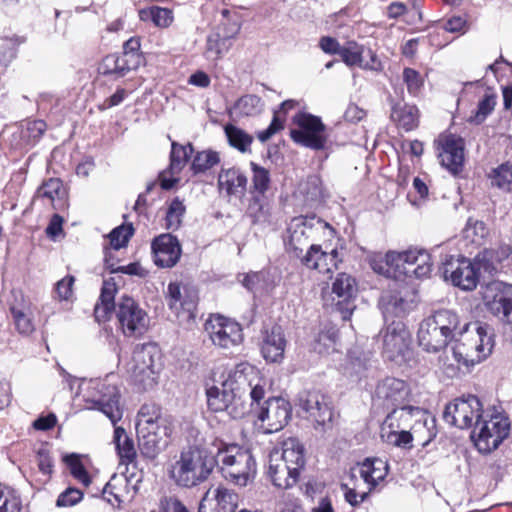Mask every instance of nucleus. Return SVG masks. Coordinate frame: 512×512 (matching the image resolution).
I'll return each mask as SVG.
<instances>
[{"label": "nucleus", "instance_id": "20", "mask_svg": "<svg viewBox=\"0 0 512 512\" xmlns=\"http://www.w3.org/2000/svg\"><path fill=\"white\" fill-rule=\"evenodd\" d=\"M389 259L395 262V272L404 275H415L417 278L428 277L432 271L431 257L422 249L407 251H389Z\"/></svg>", "mask_w": 512, "mask_h": 512}, {"label": "nucleus", "instance_id": "48", "mask_svg": "<svg viewBox=\"0 0 512 512\" xmlns=\"http://www.w3.org/2000/svg\"><path fill=\"white\" fill-rule=\"evenodd\" d=\"M252 186L250 193L264 194L270 187V172L266 168L251 162Z\"/></svg>", "mask_w": 512, "mask_h": 512}, {"label": "nucleus", "instance_id": "9", "mask_svg": "<svg viewBox=\"0 0 512 512\" xmlns=\"http://www.w3.org/2000/svg\"><path fill=\"white\" fill-rule=\"evenodd\" d=\"M83 397L87 409L102 412L112 424L115 425L122 419L120 391L115 384L107 380H90L86 384Z\"/></svg>", "mask_w": 512, "mask_h": 512}, {"label": "nucleus", "instance_id": "11", "mask_svg": "<svg viewBox=\"0 0 512 512\" xmlns=\"http://www.w3.org/2000/svg\"><path fill=\"white\" fill-rule=\"evenodd\" d=\"M161 353L155 344L137 346L127 363V372L135 383L144 389L154 386L161 370Z\"/></svg>", "mask_w": 512, "mask_h": 512}, {"label": "nucleus", "instance_id": "14", "mask_svg": "<svg viewBox=\"0 0 512 512\" xmlns=\"http://www.w3.org/2000/svg\"><path fill=\"white\" fill-rule=\"evenodd\" d=\"M204 331L212 345L222 350L238 347L244 338L238 322L219 314L210 315L204 324Z\"/></svg>", "mask_w": 512, "mask_h": 512}, {"label": "nucleus", "instance_id": "24", "mask_svg": "<svg viewBox=\"0 0 512 512\" xmlns=\"http://www.w3.org/2000/svg\"><path fill=\"white\" fill-rule=\"evenodd\" d=\"M154 263L160 268H171L177 264L182 249L178 239L171 234H161L151 244Z\"/></svg>", "mask_w": 512, "mask_h": 512}, {"label": "nucleus", "instance_id": "62", "mask_svg": "<svg viewBox=\"0 0 512 512\" xmlns=\"http://www.w3.org/2000/svg\"><path fill=\"white\" fill-rule=\"evenodd\" d=\"M168 305L170 309L179 313V305L184 295V287H181L177 283H170L167 290Z\"/></svg>", "mask_w": 512, "mask_h": 512}, {"label": "nucleus", "instance_id": "36", "mask_svg": "<svg viewBox=\"0 0 512 512\" xmlns=\"http://www.w3.org/2000/svg\"><path fill=\"white\" fill-rule=\"evenodd\" d=\"M380 436L385 443L403 449H410L414 438L410 430L401 427L389 415L381 425Z\"/></svg>", "mask_w": 512, "mask_h": 512}, {"label": "nucleus", "instance_id": "7", "mask_svg": "<svg viewBox=\"0 0 512 512\" xmlns=\"http://www.w3.org/2000/svg\"><path fill=\"white\" fill-rule=\"evenodd\" d=\"M511 432L509 417L496 409L486 410L471 433V440L476 449L482 454H489L496 450Z\"/></svg>", "mask_w": 512, "mask_h": 512}, {"label": "nucleus", "instance_id": "5", "mask_svg": "<svg viewBox=\"0 0 512 512\" xmlns=\"http://www.w3.org/2000/svg\"><path fill=\"white\" fill-rule=\"evenodd\" d=\"M458 325L459 318L454 312L438 310L420 323L418 343L427 352H439L454 338Z\"/></svg>", "mask_w": 512, "mask_h": 512}, {"label": "nucleus", "instance_id": "61", "mask_svg": "<svg viewBox=\"0 0 512 512\" xmlns=\"http://www.w3.org/2000/svg\"><path fill=\"white\" fill-rule=\"evenodd\" d=\"M197 300V293L192 289L184 287V295L179 305V311L183 310L184 312H186L188 318L194 317V312L197 306Z\"/></svg>", "mask_w": 512, "mask_h": 512}, {"label": "nucleus", "instance_id": "21", "mask_svg": "<svg viewBox=\"0 0 512 512\" xmlns=\"http://www.w3.org/2000/svg\"><path fill=\"white\" fill-rule=\"evenodd\" d=\"M383 354L391 361H399L409 353L411 333L401 320L389 323L382 332Z\"/></svg>", "mask_w": 512, "mask_h": 512}, {"label": "nucleus", "instance_id": "29", "mask_svg": "<svg viewBox=\"0 0 512 512\" xmlns=\"http://www.w3.org/2000/svg\"><path fill=\"white\" fill-rule=\"evenodd\" d=\"M217 183L219 193L231 202L234 199L241 200L245 195L247 177L239 168H223L218 174Z\"/></svg>", "mask_w": 512, "mask_h": 512}, {"label": "nucleus", "instance_id": "28", "mask_svg": "<svg viewBox=\"0 0 512 512\" xmlns=\"http://www.w3.org/2000/svg\"><path fill=\"white\" fill-rule=\"evenodd\" d=\"M438 145L441 164L449 171L457 173L464 162L463 139L453 134L442 135L438 139Z\"/></svg>", "mask_w": 512, "mask_h": 512}, {"label": "nucleus", "instance_id": "43", "mask_svg": "<svg viewBox=\"0 0 512 512\" xmlns=\"http://www.w3.org/2000/svg\"><path fill=\"white\" fill-rule=\"evenodd\" d=\"M381 302L383 304V313L386 320H388L390 315L402 317L412 308V302L404 299L400 293L384 295L381 298Z\"/></svg>", "mask_w": 512, "mask_h": 512}, {"label": "nucleus", "instance_id": "64", "mask_svg": "<svg viewBox=\"0 0 512 512\" xmlns=\"http://www.w3.org/2000/svg\"><path fill=\"white\" fill-rule=\"evenodd\" d=\"M22 501L20 495L13 490L8 493L3 503L0 505V512H21Z\"/></svg>", "mask_w": 512, "mask_h": 512}, {"label": "nucleus", "instance_id": "41", "mask_svg": "<svg viewBox=\"0 0 512 512\" xmlns=\"http://www.w3.org/2000/svg\"><path fill=\"white\" fill-rule=\"evenodd\" d=\"M130 57L133 55H129L128 52H124L123 55H108L101 62L99 70L102 74H115L122 77L131 69Z\"/></svg>", "mask_w": 512, "mask_h": 512}, {"label": "nucleus", "instance_id": "55", "mask_svg": "<svg viewBox=\"0 0 512 512\" xmlns=\"http://www.w3.org/2000/svg\"><path fill=\"white\" fill-rule=\"evenodd\" d=\"M185 212V206L181 200L175 198L166 213V228L176 230L181 223V218Z\"/></svg>", "mask_w": 512, "mask_h": 512}, {"label": "nucleus", "instance_id": "6", "mask_svg": "<svg viewBox=\"0 0 512 512\" xmlns=\"http://www.w3.org/2000/svg\"><path fill=\"white\" fill-rule=\"evenodd\" d=\"M214 459L224 478L235 485L246 486L256 473V463L251 452L239 445L223 444Z\"/></svg>", "mask_w": 512, "mask_h": 512}, {"label": "nucleus", "instance_id": "45", "mask_svg": "<svg viewBox=\"0 0 512 512\" xmlns=\"http://www.w3.org/2000/svg\"><path fill=\"white\" fill-rule=\"evenodd\" d=\"M296 105L294 100H286L280 106V111L274 113V117L270 125L257 133V138L261 142H266L273 135H275L278 131L283 129L284 127V119L280 117V113H286L288 110L293 109Z\"/></svg>", "mask_w": 512, "mask_h": 512}, {"label": "nucleus", "instance_id": "10", "mask_svg": "<svg viewBox=\"0 0 512 512\" xmlns=\"http://www.w3.org/2000/svg\"><path fill=\"white\" fill-rule=\"evenodd\" d=\"M332 230L330 225L316 216H299L293 218L287 227L285 246L288 253L300 257L310 242Z\"/></svg>", "mask_w": 512, "mask_h": 512}, {"label": "nucleus", "instance_id": "27", "mask_svg": "<svg viewBox=\"0 0 512 512\" xmlns=\"http://www.w3.org/2000/svg\"><path fill=\"white\" fill-rule=\"evenodd\" d=\"M286 338L281 326L273 325L261 334L260 351L266 362L280 363L284 359Z\"/></svg>", "mask_w": 512, "mask_h": 512}, {"label": "nucleus", "instance_id": "47", "mask_svg": "<svg viewBox=\"0 0 512 512\" xmlns=\"http://www.w3.org/2000/svg\"><path fill=\"white\" fill-rule=\"evenodd\" d=\"M225 134L229 144L241 152L248 151L253 142L251 135L234 125H226Z\"/></svg>", "mask_w": 512, "mask_h": 512}, {"label": "nucleus", "instance_id": "60", "mask_svg": "<svg viewBox=\"0 0 512 512\" xmlns=\"http://www.w3.org/2000/svg\"><path fill=\"white\" fill-rule=\"evenodd\" d=\"M336 333L333 329L319 333L315 349L319 353H329L335 351Z\"/></svg>", "mask_w": 512, "mask_h": 512}, {"label": "nucleus", "instance_id": "53", "mask_svg": "<svg viewBox=\"0 0 512 512\" xmlns=\"http://www.w3.org/2000/svg\"><path fill=\"white\" fill-rule=\"evenodd\" d=\"M369 263L371 268L376 273L386 277H392L396 273L395 262L390 261L389 252H387L385 255L382 253H373L369 257Z\"/></svg>", "mask_w": 512, "mask_h": 512}, {"label": "nucleus", "instance_id": "15", "mask_svg": "<svg viewBox=\"0 0 512 512\" xmlns=\"http://www.w3.org/2000/svg\"><path fill=\"white\" fill-rule=\"evenodd\" d=\"M486 411L480 399L475 395H467L450 401L444 410V420L459 429H467L475 426Z\"/></svg>", "mask_w": 512, "mask_h": 512}, {"label": "nucleus", "instance_id": "25", "mask_svg": "<svg viewBox=\"0 0 512 512\" xmlns=\"http://www.w3.org/2000/svg\"><path fill=\"white\" fill-rule=\"evenodd\" d=\"M409 394L410 389L405 381L389 377L378 383L374 400L379 405L389 408L403 404Z\"/></svg>", "mask_w": 512, "mask_h": 512}, {"label": "nucleus", "instance_id": "33", "mask_svg": "<svg viewBox=\"0 0 512 512\" xmlns=\"http://www.w3.org/2000/svg\"><path fill=\"white\" fill-rule=\"evenodd\" d=\"M240 26L234 23L230 33H222L221 29L213 30L206 40L205 57L210 61H217L222 58L232 46V40L238 34Z\"/></svg>", "mask_w": 512, "mask_h": 512}, {"label": "nucleus", "instance_id": "42", "mask_svg": "<svg viewBox=\"0 0 512 512\" xmlns=\"http://www.w3.org/2000/svg\"><path fill=\"white\" fill-rule=\"evenodd\" d=\"M491 186L504 192H512V162L507 161L495 168H492L487 174Z\"/></svg>", "mask_w": 512, "mask_h": 512}, {"label": "nucleus", "instance_id": "16", "mask_svg": "<svg viewBox=\"0 0 512 512\" xmlns=\"http://www.w3.org/2000/svg\"><path fill=\"white\" fill-rule=\"evenodd\" d=\"M294 123L297 127L290 131V136L295 143L313 150H321L325 147L326 126L319 117L299 113L294 117Z\"/></svg>", "mask_w": 512, "mask_h": 512}, {"label": "nucleus", "instance_id": "2", "mask_svg": "<svg viewBox=\"0 0 512 512\" xmlns=\"http://www.w3.org/2000/svg\"><path fill=\"white\" fill-rule=\"evenodd\" d=\"M116 284L113 280H105L99 301L95 305L94 315L98 322L106 321L115 310L118 327L126 337H140L149 327V317L145 310L132 298L124 296L114 303Z\"/></svg>", "mask_w": 512, "mask_h": 512}, {"label": "nucleus", "instance_id": "50", "mask_svg": "<svg viewBox=\"0 0 512 512\" xmlns=\"http://www.w3.org/2000/svg\"><path fill=\"white\" fill-rule=\"evenodd\" d=\"M365 48L363 45L355 41H348L340 51L342 61L349 67L358 66L362 67L363 53Z\"/></svg>", "mask_w": 512, "mask_h": 512}, {"label": "nucleus", "instance_id": "31", "mask_svg": "<svg viewBox=\"0 0 512 512\" xmlns=\"http://www.w3.org/2000/svg\"><path fill=\"white\" fill-rule=\"evenodd\" d=\"M389 472L386 460L381 458H367L351 470V479L359 476L372 491L380 482L384 481Z\"/></svg>", "mask_w": 512, "mask_h": 512}, {"label": "nucleus", "instance_id": "54", "mask_svg": "<svg viewBox=\"0 0 512 512\" xmlns=\"http://www.w3.org/2000/svg\"><path fill=\"white\" fill-rule=\"evenodd\" d=\"M64 194L62 182L57 178H50L37 190V197L46 198L51 204Z\"/></svg>", "mask_w": 512, "mask_h": 512}, {"label": "nucleus", "instance_id": "51", "mask_svg": "<svg viewBox=\"0 0 512 512\" xmlns=\"http://www.w3.org/2000/svg\"><path fill=\"white\" fill-rule=\"evenodd\" d=\"M251 199L247 206V214L254 222L266 220L268 216V205L264 194L250 193Z\"/></svg>", "mask_w": 512, "mask_h": 512}, {"label": "nucleus", "instance_id": "17", "mask_svg": "<svg viewBox=\"0 0 512 512\" xmlns=\"http://www.w3.org/2000/svg\"><path fill=\"white\" fill-rule=\"evenodd\" d=\"M126 471L114 474L103 488L104 498L113 506L121 508L130 503L138 492L141 476L134 472L135 465Z\"/></svg>", "mask_w": 512, "mask_h": 512}, {"label": "nucleus", "instance_id": "8", "mask_svg": "<svg viewBox=\"0 0 512 512\" xmlns=\"http://www.w3.org/2000/svg\"><path fill=\"white\" fill-rule=\"evenodd\" d=\"M494 342L490 328L479 323L465 326V335L452 348L454 359L466 366L475 365L486 359L492 352Z\"/></svg>", "mask_w": 512, "mask_h": 512}, {"label": "nucleus", "instance_id": "56", "mask_svg": "<svg viewBox=\"0 0 512 512\" xmlns=\"http://www.w3.org/2000/svg\"><path fill=\"white\" fill-rule=\"evenodd\" d=\"M192 151L193 148L190 144L188 146H182L173 142L171 150V170L180 171L187 162L188 156Z\"/></svg>", "mask_w": 512, "mask_h": 512}, {"label": "nucleus", "instance_id": "40", "mask_svg": "<svg viewBox=\"0 0 512 512\" xmlns=\"http://www.w3.org/2000/svg\"><path fill=\"white\" fill-rule=\"evenodd\" d=\"M263 106L264 104L260 97L256 95H244L229 108V114L237 118L254 116L262 111Z\"/></svg>", "mask_w": 512, "mask_h": 512}, {"label": "nucleus", "instance_id": "32", "mask_svg": "<svg viewBox=\"0 0 512 512\" xmlns=\"http://www.w3.org/2000/svg\"><path fill=\"white\" fill-rule=\"evenodd\" d=\"M301 263L309 269H315L319 272H331L338 267L341 261L338 257V251L333 249L330 253L322 250L320 245L311 244L305 254L299 257Z\"/></svg>", "mask_w": 512, "mask_h": 512}, {"label": "nucleus", "instance_id": "18", "mask_svg": "<svg viewBox=\"0 0 512 512\" xmlns=\"http://www.w3.org/2000/svg\"><path fill=\"white\" fill-rule=\"evenodd\" d=\"M485 307L500 321L506 323L512 331V285L493 281L482 291Z\"/></svg>", "mask_w": 512, "mask_h": 512}, {"label": "nucleus", "instance_id": "12", "mask_svg": "<svg viewBox=\"0 0 512 512\" xmlns=\"http://www.w3.org/2000/svg\"><path fill=\"white\" fill-rule=\"evenodd\" d=\"M388 415L401 427L410 430L413 437L421 439L423 446L428 445L436 437L435 419L418 407L394 408Z\"/></svg>", "mask_w": 512, "mask_h": 512}, {"label": "nucleus", "instance_id": "35", "mask_svg": "<svg viewBox=\"0 0 512 512\" xmlns=\"http://www.w3.org/2000/svg\"><path fill=\"white\" fill-rule=\"evenodd\" d=\"M267 473L274 486L280 489H288L294 486L300 475L296 468L291 467L284 461H276L275 457L271 455H269Z\"/></svg>", "mask_w": 512, "mask_h": 512}, {"label": "nucleus", "instance_id": "38", "mask_svg": "<svg viewBox=\"0 0 512 512\" xmlns=\"http://www.w3.org/2000/svg\"><path fill=\"white\" fill-rule=\"evenodd\" d=\"M391 119L399 128L409 132L419 124V110L414 105L397 104L392 109Z\"/></svg>", "mask_w": 512, "mask_h": 512}, {"label": "nucleus", "instance_id": "52", "mask_svg": "<svg viewBox=\"0 0 512 512\" xmlns=\"http://www.w3.org/2000/svg\"><path fill=\"white\" fill-rule=\"evenodd\" d=\"M220 162L219 154L212 150L198 152L192 162L194 173L205 172Z\"/></svg>", "mask_w": 512, "mask_h": 512}, {"label": "nucleus", "instance_id": "13", "mask_svg": "<svg viewBox=\"0 0 512 512\" xmlns=\"http://www.w3.org/2000/svg\"><path fill=\"white\" fill-rule=\"evenodd\" d=\"M253 411L260 427L265 433H275L282 430L290 421L292 406L283 397H270L259 404H254Z\"/></svg>", "mask_w": 512, "mask_h": 512}, {"label": "nucleus", "instance_id": "30", "mask_svg": "<svg viewBox=\"0 0 512 512\" xmlns=\"http://www.w3.org/2000/svg\"><path fill=\"white\" fill-rule=\"evenodd\" d=\"M269 455L275 457L276 461L286 462L298 472H301L305 465V448L296 437L282 439L273 447Z\"/></svg>", "mask_w": 512, "mask_h": 512}, {"label": "nucleus", "instance_id": "57", "mask_svg": "<svg viewBox=\"0 0 512 512\" xmlns=\"http://www.w3.org/2000/svg\"><path fill=\"white\" fill-rule=\"evenodd\" d=\"M133 234L131 226H118L113 229L109 234V243L112 249L119 250L127 245L129 238Z\"/></svg>", "mask_w": 512, "mask_h": 512}, {"label": "nucleus", "instance_id": "26", "mask_svg": "<svg viewBox=\"0 0 512 512\" xmlns=\"http://www.w3.org/2000/svg\"><path fill=\"white\" fill-rule=\"evenodd\" d=\"M9 310L15 328L20 334L30 335L35 330L31 301L20 290L12 291Z\"/></svg>", "mask_w": 512, "mask_h": 512}, {"label": "nucleus", "instance_id": "49", "mask_svg": "<svg viewBox=\"0 0 512 512\" xmlns=\"http://www.w3.org/2000/svg\"><path fill=\"white\" fill-rule=\"evenodd\" d=\"M64 461L69 468L70 474L76 481H78L85 487H88L91 484V476L89 475L88 471L86 470L84 464L82 463L78 455H66L64 457Z\"/></svg>", "mask_w": 512, "mask_h": 512}, {"label": "nucleus", "instance_id": "39", "mask_svg": "<svg viewBox=\"0 0 512 512\" xmlns=\"http://www.w3.org/2000/svg\"><path fill=\"white\" fill-rule=\"evenodd\" d=\"M113 441L122 464L134 465L136 449L133 440L127 435L122 427H115Z\"/></svg>", "mask_w": 512, "mask_h": 512}, {"label": "nucleus", "instance_id": "46", "mask_svg": "<svg viewBox=\"0 0 512 512\" xmlns=\"http://www.w3.org/2000/svg\"><path fill=\"white\" fill-rule=\"evenodd\" d=\"M488 233L485 224L477 219L469 218L463 229L464 239L472 245L480 246Z\"/></svg>", "mask_w": 512, "mask_h": 512}, {"label": "nucleus", "instance_id": "1", "mask_svg": "<svg viewBox=\"0 0 512 512\" xmlns=\"http://www.w3.org/2000/svg\"><path fill=\"white\" fill-rule=\"evenodd\" d=\"M220 385L206 391L209 409L226 411L231 418L241 419L263 400L268 381L258 368L241 362L222 374Z\"/></svg>", "mask_w": 512, "mask_h": 512}, {"label": "nucleus", "instance_id": "63", "mask_svg": "<svg viewBox=\"0 0 512 512\" xmlns=\"http://www.w3.org/2000/svg\"><path fill=\"white\" fill-rule=\"evenodd\" d=\"M403 79L407 85V89L411 94H417L422 86V80L419 73L411 68H405L403 71Z\"/></svg>", "mask_w": 512, "mask_h": 512}, {"label": "nucleus", "instance_id": "59", "mask_svg": "<svg viewBox=\"0 0 512 512\" xmlns=\"http://www.w3.org/2000/svg\"><path fill=\"white\" fill-rule=\"evenodd\" d=\"M108 250L105 251V263L107 267L110 269V272H122L129 275H137L140 277H145L147 272L139 263H131L126 266H115L113 263H110L108 258Z\"/></svg>", "mask_w": 512, "mask_h": 512}, {"label": "nucleus", "instance_id": "58", "mask_svg": "<svg viewBox=\"0 0 512 512\" xmlns=\"http://www.w3.org/2000/svg\"><path fill=\"white\" fill-rule=\"evenodd\" d=\"M83 499V492L80 489L69 487L57 498L58 507H72Z\"/></svg>", "mask_w": 512, "mask_h": 512}, {"label": "nucleus", "instance_id": "44", "mask_svg": "<svg viewBox=\"0 0 512 512\" xmlns=\"http://www.w3.org/2000/svg\"><path fill=\"white\" fill-rule=\"evenodd\" d=\"M298 193L304 198L306 205L311 206L320 201L323 195L320 179L317 176H309L299 184Z\"/></svg>", "mask_w": 512, "mask_h": 512}, {"label": "nucleus", "instance_id": "34", "mask_svg": "<svg viewBox=\"0 0 512 512\" xmlns=\"http://www.w3.org/2000/svg\"><path fill=\"white\" fill-rule=\"evenodd\" d=\"M357 283L354 277L347 273H339L332 282V293L338 298V304L346 303L342 310V319L348 320L355 306L350 305V300L355 297Z\"/></svg>", "mask_w": 512, "mask_h": 512}, {"label": "nucleus", "instance_id": "23", "mask_svg": "<svg viewBox=\"0 0 512 512\" xmlns=\"http://www.w3.org/2000/svg\"><path fill=\"white\" fill-rule=\"evenodd\" d=\"M239 496L233 490L223 486H211L203 495L199 512H235Z\"/></svg>", "mask_w": 512, "mask_h": 512}, {"label": "nucleus", "instance_id": "37", "mask_svg": "<svg viewBox=\"0 0 512 512\" xmlns=\"http://www.w3.org/2000/svg\"><path fill=\"white\" fill-rule=\"evenodd\" d=\"M478 102L467 121L479 125L494 111L497 104V93L492 88L481 86L478 91Z\"/></svg>", "mask_w": 512, "mask_h": 512}, {"label": "nucleus", "instance_id": "3", "mask_svg": "<svg viewBox=\"0 0 512 512\" xmlns=\"http://www.w3.org/2000/svg\"><path fill=\"white\" fill-rule=\"evenodd\" d=\"M136 431L141 455L154 460L168 446L173 425L168 417L162 416L153 405H143L137 414Z\"/></svg>", "mask_w": 512, "mask_h": 512}, {"label": "nucleus", "instance_id": "4", "mask_svg": "<svg viewBox=\"0 0 512 512\" xmlns=\"http://www.w3.org/2000/svg\"><path fill=\"white\" fill-rule=\"evenodd\" d=\"M215 467V459L206 449H183L168 469L170 479L180 487L193 488L205 482Z\"/></svg>", "mask_w": 512, "mask_h": 512}, {"label": "nucleus", "instance_id": "19", "mask_svg": "<svg viewBox=\"0 0 512 512\" xmlns=\"http://www.w3.org/2000/svg\"><path fill=\"white\" fill-rule=\"evenodd\" d=\"M445 280H450L454 286L470 291L476 288L479 281V264L464 257L450 256L442 268Z\"/></svg>", "mask_w": 512, "mask_h": 512}, {"label": "nucleus", "instance_id": "22", "mask_svg": "<svg viewBox=\"0 0 512 512\" xmlns=\"http://www.w3.org/2000/svg\"><path fill=\"white\" fill-rule=\"evenodd\" d=\"M300 405L315 429L326 431L332 427L334 411L327 396L320 392H308Z\"/></svg>", "mask_w": 512, "mask_h": 512}]
</instances>
